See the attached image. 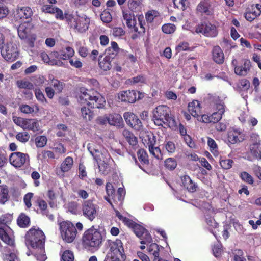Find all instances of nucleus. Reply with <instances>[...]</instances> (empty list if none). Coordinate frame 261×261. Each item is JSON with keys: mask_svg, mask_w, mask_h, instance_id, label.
Returning <instances> with one entry per match:
<instances>
[{"mask_svg": "<svg viewBox=\"0 0 261 261\" xmlns=\"http://www.w3.org/2000/svg\"><path fill=\"white\" fill-rule=\"evenodd\" d=\"M103 242L102 236L100 231L91 227L83 234L82 243L83 247L88 250H97Z\"/></svg>", "mask_w": 261, "mask_h": 261, "instance_id": "f257e3e1", "label": "nucleus"}, {"mask_svg": "<svg viewBox=\"0 0 261 261\" xmlns=\"http://www.w3.org/2000/svg\"><path fill=\"white\" fill-rule=\"evenodd\" d=\"M79 100L81 103L97 108H102L106 102L105 98L97 91L84 87L80 89Z\"/></svg>", "mask_w": 261, "mask_h": 261, "instance_id": "f03ea898", "label": "nucleus"}, {"mask_svg": "<svg viewBox=\"0 0 261 261\" xmlns=\"http://www.w3.org/2000/svg\"><path fill=\"white\" fill-rule=\"evenodd\" d=\"M12 219V215L9 214L0 217V238L5 243L13 247L15 246L13 231L8 226Z\"/></svg>", "mask_w": 261, "mask_h": 261, "instance_id": "7ed1b4c3", "label": "nucleus"}, {"mask_svg": "<svg viewBox=\"0 0 261 261\" xmlns=\"http://www.w3.org/2000/svg\"><path fill=\"white\" fill-rule=\"evenodd\" d=\"M0 49L2 57L7 61L13 62L19 56L17 45L11 41H7L4 35L0 33Z\"/></svg>", "mask_w": 261, "mask_h": 261, "instance_id": "20e7f679", "label": "nucleus"}, {"mask_svg": "<svg viewBox=\"0 0 261 261\" xmlns=\"http://www.w3.org/2000/svg\"><path fill=\"white\" fill-rule=\"evenodd\" d=\"M169 108L165 105H160L156 107L152 111V120L154 123L157 126H163L167 124L170 127L169 123L173 120L169 116Z\"/></svg>", "mask_w": 261, "mask_h": 261, "instance_id": "39448f33", "label": "nucleus"}, {"mask_svg": "<svg viewBox=\"0 0 261 261\" xmlns=\"http://www.w3.org/2000/svg\"><path fill=\"white\" fill-rule=\"evenodd\" d=\"M45 235L39 229L31 228L25 236V244L33 248H42L44 246Z\"/></svg>", "mask_w": 261, "mask_h": 261, "instance_id": "423d86ee", "label": "nucleus"}, {"mask_svg": "<svg viewBox=\"0 0 261 261\" xmlns=\"http://www.w3.org/2000/svg\"><path fill=\"white\" fill-rule=\"evenodd\" d=\"M108 244L110 250L107 253L104 261H120L118 256H122L124 253V248L121 241L116 239L114 241L108 240Z\"/></svg>", "mask_w": 261, "mask_h": 261, "instance_id": "0eeeda50", "label": "nucleus"}, {"mask_svg": "<svg viewBox=\"0 0 261 261\" xmlns=\"http://www.w3.org/2000/svg\"><path fill=\"white\" fill-rule=\"evenodd\" d=\"M90 19L85 14L74 15L69 22L70 27L80 33H83L87 31Z\"/></svg>", "mask_w": 261, "mask_h": 261, "instance_id": "6e6552de", "label": "nucleus"}, {"mask_svg": "<svg viewBox=\"0 0 261 261\" xmlns=\"http://www.w3.org/2000/svg\"><path fill=\"white\" fill-rule=\"evenodd\" d=\"M60 225L62 239L67 243L72 242L75 239L77 233L74 225L69 221L62 222Z\"/></svg>", "mask_w": 261, "mask_h": 261, "instance_id": "1a4fd4ad", "label": "nucleus"}, {"mask_svg": "<svg viewBox=\"0 0 261 261\" xmlns=\"http://www.w3.org/2000/svg\"><path fill=\"white\" fill-rule=\"evenodd\" d=\"M10 164L16 168L27 167L30 164V158L28 154L20 152H15L9 157Z\"/></svg>", "mask_w": 261, "mask_h": 261, "instance_id": "9d476101", "label": "nucleus"}, {"mask_svg": "<svg viewBox=\"0 0 261 261\" xmlns=\"http://www.w3.org/2000/svg\"><path fill=\"white\" fill-rule=\"evenodd\" d=\"M82 211L83 216L90 221H92L97 216L99 206L92 201H85L82 204Z\"/></svg>", "mask_w": 261, "mask_h": 261, "instance_id": "9b49d317", "label": "nucleus"}, {"mask_svg": "<svg viewBox=\"0 0 261 261\" xmlns=\"http://www.w3.org/2000/svg\"><path fill=\"white\" fill-rule=\"evenodd\" d=\"M13 122L23 129L36 132L39 130V122L35 119H26L16 116L13 117Z\"/></svg>", "mask_w": 261, "mask_h": 261, "instance_id": "f8f14e48", "label": "nucleus"}, {"mask_svg": "<svg viewBox=\"0 0 261 261\" xmlns=\"http://www.w3.org/2000/svg\"><path fill=\"white\" fill-rule=\"evenodd\" d=\"M87 148L97 164L100 162H110L112 160L107 150L103 149L100 152L95 147L93 143H88Z\"/></svg>", "mask_w": 261, "mask_h": 261, "instance_id": "ddd939ff", "label": "nucleus"}, {"mask_svg": "<svg viewBox=\"0 0 261 261\" xmlns=\"http://www.w3.org/2000/svg\"><path fill=\"white\" fill-rule=\"evenodd\" d=\"M144 93L135 90H126L120 92L118 94V98L122 101L134 103L137 100L142 99Z\"/></svg>", "mask_w": 261, "mask_h": 261, "instance_id": "4468645a", "label": "nucleus"}, {"mask_svg": "<svg viewBox=\"0 0 261 261\" xmlns=\"http://www.w3.org/2000/svg\"><path fill=\"white\" fill-rule=\"evenodd\" d=\"M123 117L127 125L136 130L143 131V127L141 121L133 113L125 112Z\"/></svg>", "mask_w": 261, "mask_h": 261, "instance_id": "2eb2a0df", "label": "nucleus"}, {"mask_svg": "<svg viewBox=\"0 0 261 261\" xmlns=\"http://www.w3.org/2000/svg\"><path fill=\"white\" fill-rule=\"evenodd\" d=\"M197 33H202L207 37H215L217 35L216 26L210 23H204L197 25L195 28Z\"/></svg>", "mask_w": 261, "mask_h": 261, "instance_id": "dca6fc26", "label": "nucleus"}, {"mask_svg": "<svg viewBox=\"0 0 261 261\" xmlns=\"http://www.w3.org/2000/svg\"><path fill=\"white\" fill-rule=\"evenodd\" d=\"M251 138L254 141L250 145L249 151L255 158L261 161L260 140L259 137L257 134H252Z\"/></svg>", "mask_w": 261, "mask_h": 261, "instance_id": "f3484780", "label": "nucleus"}, {"mask_svg": "<svg viewBox=\"0 0 261 261\" xmlns=\"http://www.w3.org/2000/svg\"><path fill=\"white\" fill-rule=\"evenodd\" d=\"M244 139V135L240 129L232 128L227 133V140L229 143L234 144L242 142Z\"/></svg>", "mask_w": 261, "mask_h": 261, "instance_id": "a211bd4d", "label": "nucleus"}, {"mask_svg": "<svg viewBox=\"0 0 261 261\" xmlns=\"http://www.w3.org/2000/svg\"><path fill=\"white\" fill-rule=\"evenodd\" d=\"M123 20L125 21L127 27L135 32L138 31L137 21L134 14L128 10H124L122 12Z\"/></svg>", "mask_w": 261, "mask_h": 261, "instance_id": "6ab92c4d", "label": "nucleus"}, {"mask_svg": "<svg viewBox=\"0 0 261 261\" xmlns=\"http://www.w3.org/2000/svg\"><path fill=\"white\" fill-rule=\"evenodd\" d=\"M33 24L27 20L21 23L17 29L18 35L21 39H27L28 35L31 33V30L33 29Z\"/></svg>", "mask_w": 261, "mask_h": 261, "instance_id": "aec40b11", "label": "nucleus"}, {"mask_svg": "<svg viewBox=\"0 0 261 261\" xmlns=\"http://www.w3.org/2000/svg\"><path fill=\"white\" fill-rule=\"evenodd\" d=\"M33 15V11L29 7H18L15 14V18L17 20L29 19Z\"/></svg>", "mask_w": 261, "mask_h": 261, "instance_id": "412c9836", "label": "nucleus"}, {"mask_svg": "<svg viewBox=\"0 0 261 261\" xmlns=\"http://www.w3.org/2000/svg\"><path fill=\"white\" fill-rule=\"evenodd\" d=\"M47 196L49 199V204L51 208H55L57 207L56 199L59 195L61 199L63 198V192L61 188L58 190H49L47 192Z\"/></svg>", "mask_w": 261, "mask_h": 261, "instance_id": "4be33fe9", "label": "nucleus"}, {"mask_svg": "<svg viewBox=\"0 0 261 261\" xmlns=\"http://www.w3.org/2000/svg\"><path fill=\"white\" fill-rule=\"evenodd\" d=\"M216 110L217 112H214L211 115L212 122L216 123L221 119L223 114L225 112V106L223 102H220L216 105Z\"/></svg>", "mask_w": 261, "mask_h": 261, "instance_id": "5701e85b", "label": "nucleus"}, {"mask_svg": "<svg viewBox=\"0 0 261 261\" xmlns=\"http://www.w3.org/2000/svg\"><path fill=\"white\" fill-rule=\"evenodd\" d=\"M197 10L201 13L210 15L213 13L210 2L207 0L201 1L197 7Z\"/></svg>", "mask_w": 261, "mask_h": 261, "instance_id": "b1692460", "label": "nucleus"}, {"mask_svg": "<svg viewBox=\"0 0 261 261\" xmlns=\"http://www.w3.org/2000/svg\"><path fill=\"white\" fill-rule=\"evenodd\" d=\"M113 57L106 55L101 57L98 60V65L100 69L103 71L110 70L112 68L111 62Z\"/></svg>", "mask_w": 261, "mask_h": 261, "instance_id": "393cba45", "label": "nucleus"}, {"mask_svg": "<svg viewBox=\"0 0 261 261\" xmlns=\"http://www.w3.org/2000/svg\"><path fill=\"white\" fill-rule=\"evenodd\" d=\"M251 67V62L249 60H245L243 65L236 66L234 68L235 73L240 76H245L247 74Z\"/></svg>", "mask_w": 261, "mask_h": 261, "instance_id": "a878e982", "label": "nucleus"}, {"mask_svg": "<svg viewBox=\"0 0 261 261\" xmlns=\"http://www.w3.org/2000/svg\"><path fill=\"white\" fill-rule=\"evenodd\" d=\"M212 58L215 62L220 64L224 61V55L219 46H214L212 50Z\"/></svg>", "mask_w": 261, "mask_h": 261, "instance_id": "bb28decb", "label": "nucleus"}, {"mask_svg": "<svg viewBox=\"0 0 261 261\" xmlns=\"http://www.w3.org/2000/svg\"><path fill=\"white\" fill-rule=\"evenodd\" d=\"M107 120L109 123L111 125L116 126L117 127H122L123 126V121L121 116L118 114L109 115Z\"/></svg>", "mask_w": 261, "mask_h": 261, "instance_id": "cd10ccee", "label": "nucleus"}, {"mask_svg": "<svg viewBox=\"0 0 261 261\" xmlns=\"http://www.w3.org/2000/svg\"><path fill=\"white\" fill-rule=\"evenodd\" d=\"M188 111L193 117H199L200 114V102L198 100H193L188 105Z\"/></svg>", "mask_w": 261, "mask_h": 261, "instance_id": "c85d7f7f", "label": "nucleus"}, {"mask_svg": "<svg viewBox=\"0 0 261 261\" xmlns=\"http://www.w3.org/2000/svg\"><path fill=\"white\" fill-rule=\"evenodd\" d=\"M181 181L183 186L188 191L194 192L196 190L197 185L192 181L189 176L184 175L181 177Z\"/></svg>", "mask_w": 261, "mask_h": 261, "instance_id": "c756f323", "label": "nucleus"}, {"mask_svg": "<svg viewBox=\"0 0 261 261\" xmlns=\"http://www.w3.org/2000/svg\"><path fill=\"white\" fill-rule=\"evenodd\" d=\"M127 225L132 227L134 233L138 237L143 236L144 233L147 231L143 227L139 224L135 223L132 221H127Z\"/></svg>", "mask_w": 261, "mask_h": 261, "instance_id": "7c9ffc66", "label": "nucleus"}, {"mask_svg": "<svg viewBox=\"0 0 261 261\" xmlns=\"http://www.w3.org/2000/svg\"><path fill=\"white\" fill-rule=\"evenodd\" d=\"M39 56L44 63L49 65L61 66L63 64V63L61 61H57L54 59H51L50 56H48L44 51L41 52Z\"/></svg>", "mask_w": 261, "mask_h": 261, "instance_id": "2f4dec72", "label": "nucleus"}, {"mask_svg": "<svg viewBox=\"0 0 261 261\" xmlns=\"http://www.w3.org/2000/svg\"><path fill=\"white\" fill-rule=\"evenodd\" d=\"M106 189L108 196H105V199L113 207L111 200L112 199L116 201L114 187L111 183L108 182L106 184Z\"/></svg>", "mask_w": 261, "mask_h": 261, "instance_id": "473e14b6", "label": "nucleus"}, {"mask_svg": "<svg viewBox=\"0 0 261 261\" xmlns=\"http://www.w3.org/2000/svg\"><path fill=\"white\" fill-rule=\"evenodd\" d=\"M73 160L71 157L68 156L65 159L60 166V168L63 172L69 171L72 167Z\"/></svg>", "mask_w": 261, "mask_h": 261, "instance_id": "72a5a7b5", "label": "nucleus"}, {"mask_svg": "<svg viewBox=\"0 0 261 261\" xmlns=\"http://www.w3.org/2000/svg\"><path fill=\"white\" fill-rule=\"evenodd\" d=\"M209 150L215 156H218L219 154L218 146L216 141L210 137H207V141Z\"/></svg>", "mask_w": 261, "mask_h": 261, "instance_id": "f704fd0d", "label": "nucleus"}, {"mask_svg": "<svg viewBox=\"0 0 261 261\" xmlns=\"http://www.w3.org/2000/svg\"><path fill=\"white\" fill-rule=\"evenodd\" d=\"M20 110L21 112L25 114H31L33 112H38L39 108L38 105H35L33 107H31L27 105H22L20 107Z\"/></svg>", "mask_w": 261, "mask_h": 261, "instance_id": "c9c22d12", "label": "nucleus"}, {"mask_svg": "<svg viewBox=\"0 0 261 261\" xmlns=\"http://www.w3.org/2000/svg\"><path fill=\"white\" fill-rule=\"evenodd\" d=\"M9 190L5 185H0V203H5L8 199Z\"/></svg>", "mask_w": 261, "mask_h": 261, "instance_id": "e433bc0d", "label": "nucleus"}, {"mask_svg": "<svg viewBox=\"0 0 261 261\" xmlns=\"http://www.w3.org/2000/svg\"><path fill=\"white\" fill-rule=\"evenodd\" d=\"M147 250L149 253L153 255L154 259L159 257V248L158 244L151 243L147 247Z\"/></svg>", "mask_w": 261, "mask_h": 261, "instance_id": "4c0bfd02", "label": "nucleus"}, {"mask_svg": "<svg viewBox=\"0 0 261 261\" xmlns=\"http://www.w3.org/2000/svg\"><path fill=\"white\" fill-rule=\"evenodd\" d=\"M29 217L24 214L20 215L17 219V224L20 227H27L29 226Z\"/></svg>", "mask_w": 261, "mask_h": 261, "instance_id": "58836bf2", "label": "nucleus"}, {"mask_svg": "<svg viewBox=\"0 0 261 261\" xmlns=\"http://www.w3.org/2000/svg\"><path fill=\"white\" fill-rule=\"evenodd\" d=\"M81 113L83 118L86 121H90L93 117V113L89 108L83 107L81 108Z\"/></svg>", "mask_w": 261, "mask_h": 261, "instance_id": "ea45409f", "label": "nucleus"}, {"mask_svg": "<svg viewBox=\"0 0 261 261\" xmlns=\"http://www.w3.org/2000/svg\"><path fill=\"white\" fill-rule=\"evenodd\" d=\"M50 86L54 88L57 93H60L63 88V83L57 79H53L50 82Z\"/></svg>", "mask_w": 261, "mask_h": 261, "instance_id": "a19ab883", "label": "nucleus"}, {"mask_svg": "<svg viewBox=\"0 0 261 261\" xmlns=\"http://www.w3.org/2000/svg\"><path fill=\"white\" fill-rule=\"evenodd\" d=\"M142 0H128V6L133 11H136L141 8Z\"/></svg>", "mask_w": 261, "mask_h": 261, "instance_id": "79ce46f5", "label": "nucleus"}, {"mask_svg": "<svg viewBox=\"0 0 261 261\" xmlns=\"http://www.w3.org/2000/svg\"><path fill=\"white\" fill-rule=\"evenodd\" d=\"M120 48L118 45V44L115 41H112L111 42V46L106 49V52L110 55H112L115 56L119 51Z\"/></svg>", "mask_w": 261, "mask_h": 261, "instance_id": "37998d69", "label": "nucleus"}, {"mask_svg": "<svg viewBox=\"0 0 261 261\" xmlns=\"http://www.w3.org/2000/svg\"><path fill=\"white\" fill-rule=\"evenodd\" d=\"M110 162H100L98 164L99 172L101 174L106 175L110 171L109 166Z\"/></svg>", "mask_w": 261, "mask_h": 261, "instance_id": "c03bdc74", "label": "nucleus"}, {"mask_svg": "<svg viewBox=\"0 0 261 261\" xmlns=\"http://www.w3.org/2000/svg\"><path fill=\"white\" fill-rule=\"evenodd\" d=\"M240 177L241 179L246 183L249 185H253L254 180L252 176L248 173L243 171L240 174Z\"/></svg>", "mask_w": 261, "mask_h": 261, "instance_id": "a18cd8bd", "label": "nucleus"}, {"mask_svg": "<svg viewBox=\"0 0 261 261\" xmlns=\"http://www.w3.org/2000/svg\"><path fill=\"white\" fill-rule=\"evenodd\" d=\"M114 37L121 38L125 34V31L121 27H114L111 30Z\"/></svg>", "mask_w": 261, "mask_h": 261, "instance_id": "49530a36", "label": "nucleus"}, {"mask_svg": "<svg viewBox=\"0 0 261 261\" xmlns=\"http://www.w3.org/2000/svg\"><path fill=\"white\" fill-rule=\"evenodd\" d=\"M139 238L141 240L140 243L142 245L145 244L147 246H148L149 244L152 243V239L148 231H146L143 236Z\"/></svg>", "mask_w": 261, "mask_h": 261, "instance_id": "de8ad7c7", "label": "nucleus"}, {"mask_svg": "<svg viewBox=\"0 0 261 261\" xmlns=\"http://www.w3.org/2000/svg\"><path fill=\"white\" fill-rule=\"evenodd\" d=\"M137 155L139 160L142 163L146 164L148 163V156L146 151L140 149L137 151Z\"/></svg>", "mask_w": 261, "mask_h": 261, "instance_id": "09e8293b", "label": "nucleus"}, {"mask_svg": "<svg viewBox=\"0 0 261 261\" xmlns=\"http://www.w3.org/2000/svg\"><path fill=\"white\" fill-rule=\"evenodd\" d=\"M17 85L20 88L30 90L34 88L33 84L28 81L20 80L17 82Z\"/></svg>", "mask_w": 261, "mask_h": 261, "instance_id": "8fccbe9b", "label": "nucleus"}, {"mask_svg": "<svg viewBox=\"0 0 261 261\" xmlns=\"http://www.w3.org/2000/svg\"><path fill=\"white\" fill-rule=\"evenodd\" d=\"M159 15V13L155 10H149L145 14V18L146 21L148 22H152L154 20V18L158 17Z\"/></svg>", "mask_w": 261, "mask_h": 261, "instance_id": "3c124183", "label": "nucleus"}, {"mask_svg": "<svg viewBox=\"0 0 261 261\" xmlns=\"http://www.w3.org/2000/svg\"><path fill=\"white\" fill-rule=\"evenodd\" d=\"M30 137V135L26 132H19L16 135V139L22 143L28 142Z\"/></svg>", "mask_w": 261, "mask_h": 261, "instance_id": "603ef678", "label": "nucleus"}, {"mask_svg": "<svg viewBox=\"0 0 261 261\" xmlns=\"http://www.w3.org/2000/svg\"><path fill=\"white\" fill-rule=\"evenodd\" d=\"M74 255L73 253L69 250L64 251L61 256V261H73Z\"/></svg>", "mask_w": 261, "mask_h": 261, "instance_id": "864d4df0", "label": "nucleus"}, {"mask_svg": "<svg viewBox=\"0 0 261 261\" xmlns=\"http://www.w3.org/2000/svg\"><path fill=\"white\" fill-rule=\"evenodd\" d=\"M162 31L166 34H171L173 33L175 29V25L171 23H167L164 24L162 27Z\"/></svg>", "mask_w": 261, "mask_h": 261, "instance_id": "5fc2aeb1", "label": "nucleus"}, {"mask_svg": "<svg viewBox=\"0 0 261 261\" xmlns=\"http://www.w3.org/2000/svg\"><path fill=\"white\" fill-rule=\"evenodd\" d=\"M165 165L167 168L170 170L174 169L176 166L177 163L173 158H168L165 161Z\"/></svg>", "mask_w": 261, "mask_h": 261, "instance_id": "6e6d98bb", "label": "nucleus"}, {"mask_svg": "<svg viewBox=\"0 0 261 261\" xmlns=\"http://www.w3.org/2000/svg\"><path fill=\"white\" fill-rule=\"evenodd\" d=\"M47 142V138L44 136H39L36 138L35 143L37 147H42L44 146Z\"/></svg>", "mask_w": 261, "mask_h": 261, "instance_id": "4d7b16f0", "label": "nucleus"}, {"mask_svg": "<svg viewBox=\"0 0 261 261\" xmlns=\"http://www.w3.org/2000/svg\"><path fill=\"white\" fill-rule=\"evenodd\" d=\"M233 161L230 159H222L220 160V164L221 167L224 169H229L231 168Z\"/></svg>", "mask_w": 261, "mask_h": 261, "instance_id": "13d9d810", "label": "nucleus"}, {"mask_svg": "<svg viewBox=\"0 0 261 261\" xmlns=\"http://www.w3.org/2000/svg\"><path fill=\"white\" fill-rule=\"evenodd\" d=\"M68 211L73 214H77L78 212V204L75 202H71L67 204Z\"/></svg>", "mask_w": 261, "mask_h": 261, "instance_id": "bf43d9fd", "label": "nucleus"}, {"mask_svg": "<svg viewBox=\"0 0 261 261\" xmlns=\"http://www.w3.org/2000/svg\"><path fill=\"white\" fill-rule=\"evenodd\" d=\"M165 147L167 151L169 153H173L175 152L176 147L173 142L168 141L165 143Z\"/></svg>", "mask_w": 261, "mask_h": 261, "instance_id": "052dcab7", "label": "nucleus"}, {"mask_svg": "<svg viewBox=\"0 0 261 261\" xmlns=\"http://www.w3.org/2000/svg\"><path fill=\"white\" fill-rule=\"evenodd\" d=\"M3 258L4 261H19V259L15 252L9 254H3Z\"/></svg>", "mask_w": 261, "mask_h": 261, "instance_id": "680f3d73", "label": "nucleus"}, {"mask_svg": "<svg viewBox=\"0 0 261 261\" xmlns=\"http://www.w3.org/2000/svg\"><path fill=\"white\" fill-rule=\"evenodd\" d=\"M38 249L39 251V253L38 254L36 253L35 254V256L36 257L37 260L39 261H45L47 258L46 255L44 254V246H43L42 249V248H37Z\"/></svg>", "mask_w": 261, "mask_h": 261, "instance_id": "e2e57ef3", "label": "nucleus"}, {"mask_svg": "<svg viewBox=\"0 0 261 261\" xmlns=\"http://www.w3.org/2000/svg\"><path fill=\"white\" fill-rule=\"evenodd\" d=\"M101 20L105 23H109L112 19V16L110 12L108 11H103L100 15Z\"/></svg>", "mask_w": 261, "mask_h": 261, "instance_id": "0e129e2a", "label": "nucleus"}, {"mask_svg": "<svg viewBox=\"0 0 261 261\" xmlns=\"http://www.w3.org/2000/svg\"><path fill=\"white\" fill-rule=\"evenodd\" d=\"M149 150L150 154H151L153 156H154L156 158H159V155L161 153V151L159 147H154L152 145H149Z\"/></svg>", "mask_w": 261, "mask_h": 261, "instance_id": "69168bd1", "label": "nucleus"}, {"mask_svg": "<svg viewBox=\"0 0 261 261\" xmlns=\"http://www.w3.org/2000/svg\"><path fill=\"white\" fill-rule=\"evenodd\" d=\"M37 203L42 211V213L43 214H46V208L47 207L46 202L43 200L38 199L37 201Z\"/></svg>", "mask_w": 261, "mask_h": 261, "instance_id": "338daca9", "label": "nucleus"}, {"mask_svg": "<svg viewBox=\"0 0 261 261\" xmlns=\"http://www.w3.org/2000/svg\"><path fill=\"white\" fill-rule=\"evenodd\" d=\"M35 95L38 101L42 103L46 102V99L44 97V95L40 89H35Z\"/></svg>", "mask_w": 261, "mask_h": 261, "instance_id": "774afa93", "label": "nucleus"}]
</instances>
